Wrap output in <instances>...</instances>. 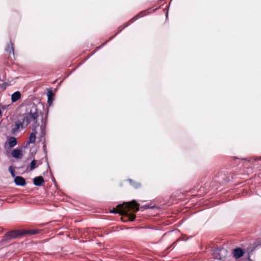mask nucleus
Masks as SVG:
<instances>
[{
  "label": "nucleus",
  "instance_id": "5",
  "mask_svg": "<svg viewBox=\"0 0 261 261\" xmlns=\"http://www.w3.org/2000/svg\"><path fill=\"white\" fill-rule=\"evenodd\" d=\"M145 15V11H142L138 14L137 15L133 17L132 19H130L128 22L124 24V25L120 26L118 28V31L116 33V34L112 37L110 38V40L112 39L115 36H116L118 33L121 32L125 28L128 27L130 24L132 23L135 21L137 20L139 18H141L142 16Z\"/></svg>",
  "mask_w": 261,
  "mask_h": 261
},
{
  "label": "nucleus",
  "instance_id": "22",
  "mask_svg": "<svg viewBox=\"0 0 261 261\" xmlns=\"http://www.w3.org/2000/svg\"><path fill=\"white\" fill-rule=\"evenodd\" d=\"M220 252H223L224 253H227V251L225 249H224L220 250Z\"/></svg>",
  "mask_w": 261,
  "mask_h": 261
},
{
  "label": "nucleus",
  "instance_id": "17",
  "mask_svg": "<svg viewBox=\"0 0 261 261\" xmlns=\"http://www.w3.org/2000/svg\"><path fill=\"white\" fill-rule=\"evenodd\" d=\"M47 95H48V102H49L50 98H51L52 96H54V93L51 90H50L48 92Z\"/></svg>",
  "mask_w": 261,
  "mask_h": 261
},
{
  "label": "nucleus",
  "instance_id": "21",
  "mask_svg": "<svg viewBox=\"0 0 261 261\" xmlns=\"http://www.w3.org/2000/svg\"><path fill=\"white\" fill-rule=\"evenodd\" d=\"M149 207V206L148 205H144V206L141 207V208H148Z\"/></svg>",
  "mask_w": 261,
  "mask_h": 261
},
{
  "label": "nucleus",
  "instance_id": "8",
  "mask_svg": "<svg viewBox=\"0 0 261 261\" xmlns=\"http://www.w3.org/2000/svg\"><path fill=\"white\" fill-rule=\"evenodd\" d=\"M15 183L17 186H23L26 184L25 180L21 176H16L14 179Z\"/></svg>",
  "mask_w": 261,
  "mask_h": 261
},
{
  "label": "nucleus",
  "instance_id": "16",
  "mask_svg": "<svg viewBox=\"0 0 261 261\" xmlns=\"http://www.w3.org/2000/svg\"><path fill=\"white\" fill-rule=\"evenodd\" d=\"M40 137H43L44 136H45V130H44V127L43 126V125H41L40 126Z\"/></svg>",
  "mask_w": 261,
  "mask_h": 261
},
{
  "label": "nucleus",
  "instance_id": "14",
  "mask_svg": "<svg viewBox=\"0 0 261 261\" xmlns=\"http://www.w3.org/2000/svg\"><path fill=\"white\" fill-rule=\"evenodd\" d=\"M6 50L9 54H11V53H12L13 55L14 54V44L11 42L7 44Z\"/></svg>",
  "mask_w": 261,
  "mask_h": 261
},
{
  "label": "nucleus",
  "instance_id": "18",
  "mask_svg": "<svg viewBox=\"0 0 261 261\" xmlns=\"http://www.w3.org/2000/svg\"><path fill=\"white\" fill-rule=\"evenodd\" d=\"M9 170L10 172V173H11L12 176L14 177L15 176V170L13 169V167L11 166H10L9 168Z\"/></svg>",
  "mask_w": 261,
  "mask_h": 261
},
{
  "label": "nucleus",
  "instance_id": "3",
  "mask_svg": "<svg viewBox=\"0 0 261 261\" xmlns=\"http://www.w3.org/2000/svg\"><path fill=\"white\" fill-rule=\"evenodd\" d=\"M21 237H22L21 229L11 230L7 232L5 234L2 240L0 241V244L2 245H4L7 243H8L10 240Z\"/></svg>",
  "mask_w": 261,
  "mask_h": 261
},
{
  "label": "nucleus",
  "instance_id": "2",
  "mask_svg": "<svg viewBox=\"0 0 261 261\" xmlns=\"http://www.w3.org/2000/svg\"><path fill=\"white\" fill-rule=\"evenodd\" d=\"M28 118L25 117V115L22 119H18L15 121L13 128L11 129V133L16 135L17 133L20 132L22 129L25 128L28 126Z\"/></svg>",
  "mask_w": 261,
  "mask_h": 261
},
{
  "label": "nucleus",
  "instance_id": "20",
  "mask_svg": "<svg viewBox=\"0 0 261 261\" xmlns=\"http://www.w3.org/2000/svg\"><path fill=\"white\" fill-rule=\"evenodd\" d=\"M133 186H134L135 188H138L139 187H140V184H139V183H137V182H135Z\"/></svg>",
  "mask_w": 261,
  "mask_h": 261
},
{
  "label": "nucleus",
  "instance_id": "19",
  "mask_svg": "<svg viewBox=\"0 0 261 261\" xmlns=\"http://www.w3.org/2000/svg\"><path fill=\"white\" fill-rule=\"evenodd\" d=\"M127 181H129V184H130L131 185H132V186H134V184H135V182L133 180H132V179H128L127 180Z\"/></svg>",
  "mask_w": 261,
  "mask_h": 261
},
{
  "label": "nucleus",
  "instance_id": "23",
  "mask_svg": "<svg viewBox=\"0 0 261 261\" xmlns=\"http://www.w3.org/2000/svg\"><path fill=\"white\" fill-rule=\"evenodd\" d=\"M51 100H51V98H50V102H48V103H49L51 101Z\"/></svg>",
  "mask_w": 261,
  "mask_h": 261
},
{
  "label": "nucleus",
  "instance_id": "1",
  "mask_svg": "<svg viewBox=\"0 0 261 261\" xmlns=\"http://www.w3.org/2000/svg\"><path fill=\"white\" fill-rule=\"evenodd\" d=\"M140 204L135 200L131 201L124 202L118 204L114 208V213L120 214L121 216V220L124 222L133 221L135 218V213L139 211Z\"/></svg>",
  "mask_w": 261,
  "mask_h": 261
},
{
  "label": "nucleus",
  "instance_id": "11",
  "mask_svg": "<svg viewBox=\"0 0 261 261\" xmlns=\"http://www.w3.org/2000/svg\"><path fill=\"white\" fill-rule=\"evenodd\" d=\"M12 155L15 158H22L23 156L22 150L19 149H15L12 152Z\"/></svg>",
  "mask_w": 261,
  "mask_h": 261
},
{
  "label": "nucleus",
  "instance_id": "15",
  "mask_svg": "<svg viewBox=\"0 0 261 261\" xmlns=\"http://www.w3.org/2000/svg\"><path fill=\"white\" fill-rule=\"evenodd\" d=\"M37 162L36 160H33L30 164V169L31 171L33 170L37 166H36Z\"/></svg>",
  "mask_w": 261,
  "mask_h": 261
},
{
  "label": "nucleus",
  "instance_id": "10",
  "mask_svg": "<svg viewBox=\"0 0 261 261\" xmlns=\"http://www.w3.org/2000/svg\"><path fill=\"white\" fill-rule=\"evenodd\" d=\"M44 182V178L41 176L35 177L33 179V183L35 186H40Z\"/></svg>",
  "mask_w": 261,
  "mask_h": 261
},
{
  "label": "nucleus",
  "instance_id": "4",
  "mask_svg": "<svg viewBox=\"0 0 261 261\" xmlns=\"http://www.w3.org/2000/svg\"><path fill=\"white\" fill-rule=\"evenodd\" d=\"M38 113L36 111L34 112L31 111L29 113L25 114V117L28 118V124L32 122V128L33 132H37L36 128L39 126L38 122Z\"/></svg>",
  "mask_w": 261,
  "mask_h": 261
},
{
  "label": "nucleus",
  "instance_id": "6",
  "mask_svg": "<svg viewBox=\"0 0 261 261\" xmlns=\"http://www.w3.org/2000/svg\"><path fill=\"white\" fill-rule=\"evenodd\" d=\"M22 237L25 235H34L35 234L39 233L41 230L40 229H21Z\"/></svg>",
  "mask_w": 261,
  "mask_h": 261
},
{
  "label": "nucleus",
  "instance_id": "12",
  "mask_svg": "<svg viewBox=\"0 0 261 261\" xmlns=\"http://www.w3.org/2000/svg\"><path fill=\"white\" fill-rule=\"evenodd\" d=\"M37 134V132H33L31 133L30 135L29 140L27 142L28 144H30V143H34L36 140V135Z\"/></svg>",
  "mask_w": 261,
  "mask_h": 261
},
{
  "label": "nucleus",
  "instance_id": "13",
  "mask_svg": "<svg viewBox=\"0 0 261 261\" xmlns=\"http://www.w3.org/2000/svg\"><path fill=\"white\" fill-rule=\"evenodd\" d=\"M21 97V94L20 92L16 91L14 92L11 96V99L12 102H16L19 100Z\"/></svg>",
  "mask_w": 261,
  "mask_h": 261
},
{
  "label": "nucleus",
  "instance_id": "9",
  "mask_svg": "<svg viewBox=\"0 0 261 261\" xmlns=\"http://www.w3.org/2000/svg\"><path fill=\"white\" fill-rule=\"evenodd\" d=\"M7 143L10 148H12L17 145V139L14 137H9L8 139V142L6 143V145Z\"/></svg>",
  "mask_w": 261,
  "mask_h": 261
},
{
  "label": "nucleus",
  "instance_id": "7",
  "mask_svg": "<svg viewBox=\"0 0 261 261\" xmlns=\"http://www.w3.org/2000/svg\"><path fill=\"white\" fill-rule=\"evenodd\" d=\"M232 253L236 258H239L243 256L244 251L240 248H237L233 250Z\"/></svg>",
  "mask_w": 261,
  "mask_h": 261
}]
</instances>
